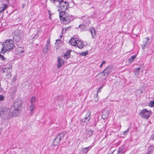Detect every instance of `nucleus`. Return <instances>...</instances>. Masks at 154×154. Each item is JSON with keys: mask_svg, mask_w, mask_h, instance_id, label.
Instances as JSON below:
<instances>
[{"mask_svg": "<svg viewBox=\"0 0 154 154\" xmlns=\"http://www.w3.org/2000/svg\"><path fill=\"white\" fill-rule=\"evenodd\" d=\"M21 103L20 100L15 102L10 108L9 113L5 109H2L0 111V116L4 119H8L11 117L18 116L21 111Z\"/></svg>", "mask_w": 154, "mask_h": 154, "instance_id": "f257e3e1", "label": "nucleus"}, {"mask_svg": "<svg viewBox=\"0 0 154 154\" xmlns=\"http://www.w3.org/2000/svg\"><path fill=\"white\" fill-rule=\"evenodd\" d=\"M3 46L1 53L4 54L6 51H9L13 49L14 47V44L12 39H8L2 43Z\"/></svg>", "mask_w": 154, "mask_h": 154, "instance_id": "f03ea898", "label": "nucleus"}, {"mask_svg": "<svg viewBox=\"0 0 154 154\" xmlns=\"http://www.w3.org/2000/svg\"><path fill=\"white\" fill-rule=\"evenodd\" d=\"M59 17L61 22L65 24L69 23L74 19L73 16L69 15L64 11H61L59 13Z\"/></svg>", "mask_w": 154, "mask_h": 154, "instance_id": "7ed1b4c3", "label": "nucleus"}, {"mask_svg": "<svg viewBox=\"0 0 154 154\" xmlns=\"http://www.w3.org/2000/svg\"><path fill=\"white\" fill-rule=\"evenodd\" d=\"M13 38L16 43L17 45H19L22 44L23 39L22 34L20 33V31L19 30H15L13 33Z\"/></svg>", "mask_w": 154, "mask_h": 154, "instance_id": "20e7f679", "label": "nucleus"}, {"mask_svg": "<svg viewBox=\"0 0 154 154\" xmlns=\"http://www.w3.org/2000/svg\"><path fill=\"white\" fill-rule=\"evenodd\" d=\"M66 134V132L63 131L58 134L53 140L52 144L55 146H58L60 143L61 140L64 138Z\"/></svg>", "mask_w": 154, "mask_h": 154, "instance_id": "39448f33", "label": "nucleus"}, {"mask_svg": "<svg viewBox=\"0 0 154 154\" xmlns=\"http://www.w3.org/2000/svg\"><path fill=\"white\" fill-rule=\"evenodd\" d=\"M60 10H62L61 11H65L67 9L69 5L68 2L66 1H63L58 4Z\"/></svg>", "mask_w": 154, "mask_h": 154, "instance_id": "423d86ee", "label": "nucleus"}, {"mask_svg": "<svg viewBox=\"0 0 154 154\" xmlns=\"http://www.w3.org/2000/svg\"><path fill=\"white\" fill-rule=\"evenodd\" d=\"M140 115L142 118L148 119L150 117V113L146 109H145L141 111Z\"/></svg>", "mask_w": 154, "mask_h": 154, "instance_id": "0eeeda50", "label": "nucleus"}, {"mask_svg": "<svg viewBox=\"0 0 154 154\" xmlns=\"http://www.w3.org/2000/svg\"><path fill=\"white\" fill-rule=\"evenodd\" d=\"M47 42L45 44L43 49V53L44 54H46L47 53L48 51L51 48L50 40L48 39L47 41Z\"/></svg>", "mask_w": 154, "mask_h": 154, "instance_id": "6e6552de", "label": "nucleus"}, {"mask_svg": "<svg viewBox=\"0 0 154 154\" xmlns=\"http://www.w3.org/2000/svg\"><path fill=\"white\" fill-rule=\"evenodd\" d=\"M89 30L91 33L92 38H96L97 37L96 33L94 28L93 27H91L89 29Z\"/></svg>", "mask_w": 154, "mask_h": 154, "instance_id": "1a4fd4ad", "label": "nucleus"}, {"mask_svg": "<svg viewBox=\"0 0 154 154\" xmlns=\"http://www.w3.org/2000/svg\"><path fill=\"white\" fill-rule=\"evenodd\" d=\"M77 40L76 38L72 37L69 40V43L72 46H75Z\"/></svg>", "mask_w": 154, "mask_h": 154, "instance_id": "9d476101", "label": "nucleus"}, {"mask_svg": "<svg viewBox=\"0 0 154 154\" xmlns=\"http://www.w3.org/2000/svg\"><path fill=\"white\" fill-rule=\"evenodd\" d=\"M84 45V43L81 41L78 40L76 42V46H77L80 49L83 48Z\"/></svg>", "mask_w": 154, "mask_h": 154, "instance_id": "9b49d317", "label": "nucleus"}, {"mask_svg": "<svg viewBox=\"0 0 154 154\" xmlns=\"http://www.w3.org/2000/svg\"><path fill=\"white\" fill-rule=\"evenodd\" d=\"M103 73H105L107 74V75H108L111 72V68L110 66H107L103 71Z\"/></svg>", "mask_w": 154, "mask_h": 154, "instance_id": "f8f14e48", "label": "nucleus"}, {"mask_svg": "<svg viewBox=\"0 0 154 154\" xmlns=\"http://www.w3.org/2000/svg\"><path fill=\"white\" fill-rule=\"evenodd\" d=\"M88 25L85 24L84 23H82V24L79 25L78 27H77L76 28H81V32H83L84 30L87 28Z\"/></svg>", "mask_w": 154, "mask_h": 154, "instance_id": "ddd939ff", "label": "nucleus"}, {"mask_svg": "<svg viewBox=\"0 0 154 154\" xmlns=\"http://www.w3.org/2000/svg\"><path fill=\"white\" fill-rule=\"evenodd\" d=\"M57 61L58 63L57 64V67L58 68H59L64 64V62L62 59L60 57L58 59Z\"/></svg>", "mask_w": 154, "mask_h": 154, "instance_id": "4468645a", "label": "nucleus"}, {"mask_svg": "<svg viewBox=\"0 0 154 154\" xmlns=\"http://www.w3.org/2000/svg\"><path fill=\"white\" fill-rule=\"evenodd\" d=\"M93 131L91 130L90 129H87L86 130V134L88 137L91 136L93 135Z\"/></svg>", "mask_w": 154, "mask_h": 154, "instance_id": "2eb2a0df", "label": "nucleus"}, {"mask_svg": "<svg viewBox=\"0 0 154 154\" xmlns=\"http://www.w3.org/2000/svg\"><path fill=\"white\" fill-rule=\"evenodd\" d=\"M140 68L139 67L134 69V72H135V74L134 75V77L139 78V76H140L139 75V70H140Z\"/></svg>", "mask_w": 154, "mask_h": 154, "instance_id": "dca6fc26", "label": "nucleus"}, {"mask_svg": "<svg viewBox=\"0 0 154 154\" xmlns=\"http://www.w3.org/2000/svg\"><path fill=\"white\" fill-rule=\"evenodd\" d=\"M99 75L101 77V78L103 80H105L108 76V75H107V74L105 73H103V72L99 73Z\"/></svg>", "mask_w": 154, "mask_h": 154, "instance_id": "f3484780", "label": "nucleus"}, {"mask_svg": "<svg viewBox=\"0 0 154 154\" xmlns=\"http://www.w3.org/2000/svg\"><path fill=\"white\" fill-rule=\"evenodd\" d=\"M109 115V113L107 112H103L102 114V117L103 119H105L106 118H107L108 116Z\"/></svg>", "mask_w": 154, "mask_h": 154, "instance_id": "a211bd4d", "label": "nucleus"}, {"mask_svg": "<svg viewBox=\"0 0 154 154\" xmlns=\"http://www.w3.org/2000/svg\"><path fill=\"white\" fill-rule=\"evenodd\" d=\"M91 146H89L88 147L84 148L83 149V153L86 154L91 149Z\"/></svg>", "mask_w": 154, "mask_h": 154, "instance_id": "6ab92c4d", "label": "nucleus"}, {"mask_svg": "<svg viewBox=\"0 0 154 154\" xmlns=\"http://www.w3.org/2000/svg\"><path fill=\"white\" fill-rule=\"evenodd\" d=\"M16 51L19 54L23 52L24 51V48L21 47H19L16 49Z\"/></svg>", "mask_w": 154, "mask_h": 154, "instance_id": "aec40b11", "label": "nucleus"}, {"mask_svg": "<svg viewBox=\"0 0 154 154\" xmlns=\"http://www.w3.org/2000/svg\"><path fill=\"white\" fill-rule=\"evenodd\" d=\"M29 109L30 110V115H32L33 113V111L35 109V104H31Z\"/></svg>", "mask_w": 154, "mask_h": 154, "instance_id": "412c9836", "label": "nucleus"}, {"mask_svg": "<svg viewBox=\"0 0 154 154\" xmlns=\"http://www.w3.org/2000/svg\"><path fill=\"white\" fill-rule=\"evenodd\" d=\"M71 51L70 50L67 51L66 53L64 54V58L66 59H68L70 57V53Z\"/></svg>", "mask_w": 154, "mask_h": 154, "instance_id": "4be33fe9", "label": "nucleus"}, {"mask_svg": "<svg viewBox=\"0 0 154 154\" xmlns=\"http://www.w3.org/2000/svg\"><path fill=\"white\" fill-rule=\"evenodd\" d=\"M90 118H88L87 117H85L84 118H83L81 119V122L84 123H87L90 120Z\"/></svg>", "mask_w": 154, "mask_h": 154, "instance_id": "5701e85b", "label": "nucleus"}, {"mask_svg": "<svg viewBox=\"0 0 154 154\" xmlns=\"http://www.w3.org/2000/svg\"><path fill=\"white\" fill-rule=\"evenodd\" d=\"M36 97L35 96H33L30 99V103L32 104H35L36 102Z\"/></svg>", "mask_w": 154, "mask_h": 154, "instance_id": "b1692460", "label": "nucleus"}, {"mask_svg": "<svg viewBox=\"0 0 154 154\" xmlns=\"http://www.w3.org/2000/svg\"><path fill=\"white\" fill-rule=\"evenodd\" d=\"M154 150V146H150L148 148V152L147 153L149 154V153H151Z\"/></svg>", "mask_w": 154, "mask_h": 154, "instance_id": "393cba45", "label": "nucleus"}, {"mask_svg": "<svg viewBox=\"0 0 154 154\" xmlns=\"http://www.w3.org/2000/svg\"><path fill=\"white\" fill-rule=\"evenodd\" d=\"M64 0H50L51 2L53 3L55 5L57 4V2L59 3Z\"/></svg>", "mask_w": 154, "mask_h": 154, "instance_id": "a878e982", "label": "nucleus"}, {"mask_svg": "<svg viewBox=\"0 0 154 154\" xmlns=\"http://www.w3.org/2000/svg\"><path fill=\"white\" fill-rule=\"evenodd\" d=\"M137 55H133V56H132L128 60V61L130 63H132L133 61H134V60L135 59V58H136V57Z\"/></svg>", "mask_w": 154, "mask_h": 154, "instance_id": "bb28decb", "label": "nucleus"}, {"mask_svg": "<svg viewBox=\"0 0 154 154\" xmlns=\"http://www.w3.org/2000/svg\"><path fill=\"white\" fill-rule=\"evenodd\" d=\"M63 99V97L62 95H60L57 97V99L59 101H62Z\"/></svg>", "mask_w": 154, "mask_h": 154, "instance_id": "cd10ccee", "label": "nucleus"}, {"mask_svg": "<svg viewBox=\"0 0 154 154\" xmlns=\"http://www.w3.org/2000/svg\"><path fill=\"white\" fill-rule=\"evenodd\" d=\"M124 147H120L119 148L118 150V153H122V151Z\"/></svg>", "mask_w": 154, "mask_h": 154, "instance_id": "c85d7f7f", "label": "nucleus"}, {"mask_svg": "<svg viewBox=\"0 0 154 154\" xmlns=\"http://www.w3.org/2000/svg\"><path fill=\"white\" fill-rule=\"evenodd\" d=\"M6 76L8 78H10L11 76L10 70H8V71H7L6 74Z\"/></svg>", "mask_w": 154, "mask_h": 154, "instance_id": "c756f323", "label": "nucleus"}, {"mask_svg": "<svg viewBox=\"0 0 154 154\" xmlns=\"http://www.w3.org/2000/svg\"><path fill=\"white\" fill-rule=\"evenodd\" d=\"M148 106L151 107H153L154 106V101H150L149 104Z\"/></svg>", "mask_w": 154, "mask_h": 154, "instance_id": "7c9ffc66", "label": "nucleus"}, {"mask_svg": "<svg viewBox=\"0 0 154 154\" xmlns=\"http://www.w3.org/2000/svg\"><path fill=\"white\" fill-rule=\"evenodd\" d=\"M7 7V5L6 4H3V6L2 7V8L1 11V12L4 11L5 9Z\"/></svg>", "mask_w": 154, "mask_h": 154, "instance_id": "2f4dec72", "label": "nucleus"}, {"mask_svg": "<svg viewBox=\"0 0 154 154\" xmlns=\"http://www.w3.org/2000/svg\"><path fill=\"white\" fill-rule=\"evenodd\" d=\"M104 86V85H101L100 87L99 88V89H98V90L97 91V94H96V96H97V93H98V92H100V91H101V89H102L103 87Z\"/></svg>", "mask_w": 154, "mask_h": 154, "instance_id": "473e14b6", "label": "nucleus"}, {"mask_svg": "<svg viewBox=\"0 0 154 154\" xmlns=\"http://www.w3.org/2000/svg\"><path fill=\"white\" fill-rule=\"evenodd\" d=\"M116 150V149H115L114 147H112L110 149V150L109 151L110 152V153L111 154H113L115 150Z\"/></svg>", "mask_w": 154, "mask_h": 154, "instance_id": "72a5a7b5", "label": "nucleus"}, {"mask_svg": "<svg viewBox=\"0 0 154 154\" xmlns=\"http://www.w3.org/2000/svg\"><path fill=\"white\" fill-rule=\"evenodd\" d=\"M8 70H10L9 67L4 68L2 70V72L5 73V72H7V71H8Z\"/></svg>", "mask_w": 154, "mask_h": 154, "instance_id": "f704fd0d", "label": "nucleus"}, {"mask_svg": "<svg viewBox=\"0 0 154 154\" xmlns=\"http://www.w3.org/2000/svg\"><path fill=\"white\" fill-rule=\"evenodd\" d=\"M80 124L78 125L77 126L79 127L82 128L84 126L85 123H84L82 122H81V120H80Z\"/></svg>", "mask_w": 154, "mask_h": 154, "instance_id": "c9c22d12", "label": "nucleus"}, {"mask_svg": "<svg viewBox=\"0 0 154 154\" xmlns=\"http://www.w3.org/2000/svg\"><path fill=\"white\" fill-rule=\"evenodd\" d=\"M88 51H86L85 52H82V53H80V54H81V55L82 56H86L88 54Z\"/></svg>", "mask_w": 154, "mask_h": 154, "instance_id": "e433bc0d", "label": "nucleus"}, {"mask_svg": "<svg viewBox=\"0 0 154 154\" xmlns=\"http://www.w3.org/2000/svg\"><path fill=\"white\" fill-rule=\"evenodd\" d=\"M85 117H87L88 118H91V112H90L88 111V112L86 114Z\"/></svg>", "mask_w": 154, "mask_h": 154, "instance_id": "4c0bfd02", "label": "nucleus"}, {"mask_svg": "<svg viewBox=\"0 0 154 154\" xmlns=\"http://www.w3.org/2000/svg\"><path fill=\"white\" fill-rule=\"evenodd\" d=\"M130 129V128L129 127L125 131L123 132V134L124 135H126L128 132L129 130Z\"/></svg>", "mask_w": 154, "mask_h": 154, "instance_id": "58836bf2", "label": "nucleus"}, {"mask_svg": "<svg viewBox=\"0 0 154 154\" xmlns=\"http://www.w3.org/2000/svg\"><path fill=\"white\" fill-rule=\"evenodd\" d=\"M5 99V97L2 95H0V101H3Z\"/></svg>", "mask_w": 154, "mask_h": 154, "instance_id": "ea45409f", "label": "nucleus"}, {"mask_svg": "<svg viewBox=\"0 0 154 154\" xmlns=\"http://www.w3.org/2000/svg\"><path fill=\"white\" fill-rule=\"evenodd\" d=\"M148 43L146 42L142 46V47L144 49L145 48V47H146Z\"/></svg>", "mask_w": 154, "mask_h": 154, "instance_id": "a19ab883", "label": "nucleus"}, {"mask_svg": "<svg viewBox=\"0 0 154 154\" xmlns=\"http://www.w3.org/2000/svg\"><path fill=\"white\" fill-rule=\"evenodd\" d=\"M0 59H2V60H5V58L3 55L0 54Z\"/></svg>", "mask_w": 154, "mask_h": 154, "instance_id": "79ce46f5", "label": "nucleus"}, {"mask_svg": "<svg viewBox=\"0 0 154 154\" xmlns=\"http://www.w3.org/2000/svg\"><path fill=\"white\" fill-rule=\"evenodd\" d=\"M150 139L152 140H154V132L151 135L150 137Z\"/></svg>", "mask_w": 154, "mask_h": 154, "instance_id": "37998d69", "label": "nucleus"}, {"mask_svg": "<svg viewBox=\"0 0 154 154\" xmlns=\"http://www.w3.org/2000/svg\"><path fill=\"white\" fill-rule=\"evenodd\" d=\"M71 28V26H69L67 27H66V28H65V32L67 30L69 29H70Z\"/></svg>", "mask_w": 154, "mask_h": 154, "instance_id": "c03bdc74", "label": "nucleus"}, {"mask_svg": "<svg viewBox=\"0 0 154 154\" xmlns=\"http://www.w3.org/2000/svg\"><path fill=\"white\" fill-rule=\"evenodd\" d=\"M106 63V62L105 61L103 60L101 63V64L103 65V64L105 63Z\"/></svg>", "mask_w": 154, "mask_h": 154, "instance_id": "a18cd8bd", "label": "nucleus"}, {"mask_svg": "<svg viewBox=\"0 0 154 154\" xmlns=\"http://www.w3.org/2000/svg\"><path fill=\"white\" fill-rule=\"evenodd\" d=\"M145 39H146V42H147L149 39L148 37L146 38Z\"/></svg>", "mask_w": 154, "mask_h": 154, "instance_id": "49530a36", "label": "nucleus"}, {"mask_svg": "<svg viewBox=\"0 0 154 154\" xmlns=\"http://www.w3.org/2000/svg\"><path fill=\"white\" fill-rule=\"evenodd\" d=\"M49 18L50 19H51V14L50 13L49 11Z\"/></svg>", "mask_w": 154, "mask_h": 154, "instance_id": "de8ad7c7", "label": "nucleus"}, {"mask_svg": "<svg viewBox=\"0 0 154 154\" xmlns=\"http://www.w3.org/2000/svg\"><path fill=\"white\" fill-rule=\"evenodd\" d=\"M57 41L60 42L61 40L59 39H57L56 40V42H57Z\"/></svg>", "mask_w": 154, "mask_h": 154, "instance_id": "09e8293b", "label": "nucleus"}, {"mask_svg": "<svg viewBox=\"0 0 154 154\" xmlns=\"http://www.w3.org/2000/svg\"><path fill=\"white\" fill-rule=\"evenodd\" d=\"M7 1V3L8 4L9 3V0H6Z\"/></svg>", "mask_w": 154, "mask_h": 154, "instance_id": "8fccbe9b", "label": "nucleus"}, {"mask_svg": "<svg viewBox=\"0 0 154 154\" xmlns=\"http://www.w3.org/2000/svg\"><path fill=\"white\" fill-rule=\"evenodd\" d=\"M103 64H102L101 63V64L100 65V68H101V67H102V66H103Z\"/></svg>", "mask_w": 154, "mask_h": 154, "instance_id": "3c124183", "label": "nucleus"}, {"mask_svg": "<svg viewBox=\"0 0 154 154\" xmlns=\"http://www.w3.org/2000/svg\"><path fill=\"white\" fill-rule=\"evenodd\" d=\"M63 30H64V28H63L62 29V33H63Z\"/></svg>", "mask_w": 154, "mask_h": 154, "instance_id": "603ef678", "label": "nucleus"}, {"mask_svg": "<svg viewBox=\"0 0 154 154\" xmlns=\"http://www.w3.org/2000/svg\"><path fill=\"white\" fill-rule=\"evenodd\" d=\"M72 2H73V3H74V2L73 1V0H72Z\"/></svg>", "mask_w": 154, "mask_h": 154, "instance_id": "864d4df0", "label": "nucleus"}, {"mask_svg": "<svg viewBox=\"0 0 154 154\" xmlns=\"http://www.w3.org/2000/svg\"><path fill=\"white\" fill-rule=\"evenodd\" d=\"M62 37V35H60V37L61 38V37Z\"/></svg>", "mask_w": 154, "mask_h": 154, "instance_id": "5fc2aeb1", "label": "nucleus"}, {"mask_svg": "<svg viewBox=\"0 0 154 154\" xmlns=\"http://www.w3.org/2000/svg\"><path fill=\"white\" fill-rule=\"evenodd\" d=\"M0 89H1V90H2V89H1V88H0Z\"/></svg>", "mask_w": 154, "mask_h": 154, "instance_id": "6e6d98bb", "label": "nucleus"}, {"mask_svg": "<svg viewBox=\"0 0 154 154\" xmlns=\"http://www.w3.org/2000/svg\"><path fill=\"white\" fill-rule=\"evenodd\" d=\"M0 89H1V90H2V89H1V88H0Z\"/></svg>", "mask_w": 154, "mask_h": 154, "instance_id": "4d7b16f0", "label": "nucleus"}, {"mask_svg": "<svg viewBox=\"0 0 154 154\" xmlns=\"http://www.w3.org/2000/svg\"><path fill=\"white\" fill-rule=\"evenodd\" d=\"M0 89H1V90H2V89H1V88H0Z\"/></svg>", "mask_w": 154, "mask_h": 154, "instance_id": "13d9d810", "label": "nucleus"}]
</instances>
